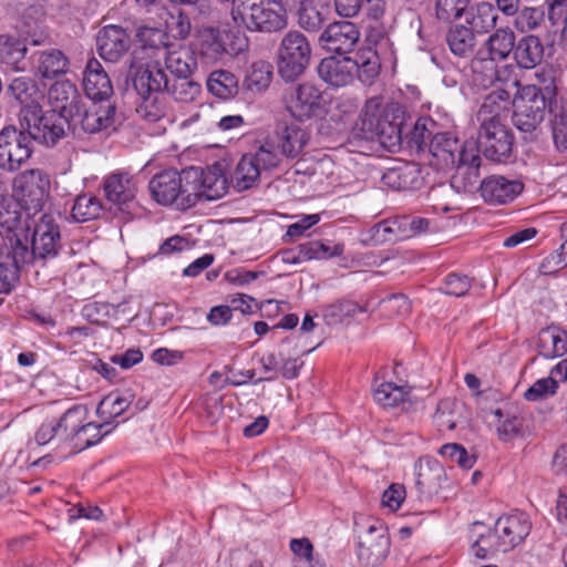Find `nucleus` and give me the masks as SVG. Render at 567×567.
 I'll list each match as a JSON object with an SVG mask.
<instances>
[{"label":"nucleus","instance_id":"obj_19","mask_svg":"<svg viewBox=\"0 0 567 567\" xmlns=\"http://www.w3.org/2000/svg\"><path fill=\"white\" fill-rule=\"evenodd\" d=\"M360 31L353 22L340 21L329 24L320 34L319 43L340 56L350 53L359 42Z\"/></svg>","mask_w":567,"mask_h":567},{"label":"nucleus","instance_id":"obj_64","mask_svg":"<svg viewBox=\"0 0 567 567\" xmlns=\"http://www.w3.org/2000/svg\"><path fill=\"white\" fill-rule=\"evenodd\" d=\"M543 11L535 8H525L518 16L517 25L520 27L522 31L535 30L543 21Z\"/></svg>","mask_w":567,"mask_h":567},{"label":"nucleus","instance_id":"obj_59","mask_svg":"<svg viewBox=\"0 0 567 567\" xmlns=\"http://www.w3.org/2000/svg\"><path fill=\"white\" fill-rule=\"evenodd\" d=\"M439 453L442 457L456 463L458 466L465 470L471 468L476 461L475 456L470 455L467 451L457 443L444 444L440 449Z\"/></svg>","mask_w":567,"mask_h":567},{"label":"nucleus","instance_id":"obj_35","mask_svg":"<svg viewBox=\"0 0 567 567\" xmlns=\"http://www.w3.org/2000/svg\"><path fill=\"white\" fill-rule=\"evenodd\" d=\"M446 42L453 54L467 58L474 53L476 45L475 32L464 24H455L449 29Z\"/></svg>","mask_w":567,"mask_h":567},{"label":"nucleus","instance_id":"obj_14","mask_svg":"<svg viewBox=\"0 0 567 567\" xmlns=\"http://www.w3.org/2000/svg\"><path fill=\"white\" fill-rule=\"evenodd\" d=\"M530 533V523L527 517L519 514L502 516L496 520L495 528L489 532L485 540H494L499 546L501 551H508L519 545Z\"/></svg>","mask_w":567,"mask_h":567},{"label":"nucleus","instance_id":"obj_21","mask_svg":"<svg viewBox=\"0 0 567 567\" xmlns=\"http://www.w3.org/2000/svg\"><path fill=\"white\" fill-rule=\"evenodd\" d=\"M524 189L518 178L492 175L481 182L480 190L483 199L492 205H505L513 202Z\"/></svg>","mask_w":567,"mask_h":567},{"label":"nucleus","instance_id":"obj_33","mask_svg":"<svg viewBox=\"0 0 567 567\" xmlns=\"http://www.w3.org/2000/svg\"><path fill=\"white\" fill-rule=\"evenodd\" d=\"M35 68L43 79H54L69 70V59L59 49H49L35 53Z\"/></svg>","mask_w":567,"mask_h":567},{"label":"nucleus","instance_id":"obj_16","mask_svg":"<svg viewBox=\"0 0 567 567\" xmlns=\"http://www.w3.org/2000/svg\"><path fill=\"white\" fill-rule=\"evenodd\" d=\"M116 107L112 102L92 101L89 106L83 103L80 112L71 118L69 126H80L85 133L94 134L110 128L114 124Z\"/></svg>","mask_w":567,"mask_h":567},{"label":"nucleus","instance_id":"obj_7","mask_svg":"<svg viewBox=\"0 0 567 567\" xmlns=\"http://www.w3.org/2000/svg\"><path fill=\"white\" fill-rule=\"evenodd\" d=\"M13 187L21 208L28 215H35L43 209L48 200L50 178L43 169H27L14 178Z\"/></svg>","mask_w":567,"mask_h":567},{"label":"nucleus","instance_id":"obj_39","mask_svg":"<svg viewBox=\"0 0 567 567\" xmlns=\"http://www.w3.org/2000/svg\"><path fill=\"white\" fill-rule=\"evenodd\" d=\"M465 13L466 23L477 33H487L495 27L498 19L497 11L488 2H481Z\"/></svg>","mask_w":567,"mask_h":567},{"label":"nucleus","instance_id":"obj_63","mask_svg":"<svg viewBox=\"0 0 567 567\" xmlns=\"http://www.w3.org/2000/svg\"><path fill=\"white\" fill-rule=\"evenodd\" d=\"M142 39L158 51V56L163 55V48L171 47L173 43L168 42V34L156 28H146L141 31Z\"/></svg>","mask_w":567,"mask_h":567},{"label":"nucleus","instance_id":"obj_61","mask_svg":"<svg viewBox=\"0 0 567 567\" xmlns=\"http://www.w3.org/2000/svg\"><path fill=\"white\" fill-rule=\"evenodd\" d=\"M254 162L258 164L260 171H268L276 167L280 162L279 153L274 143L266 142L254 154H249Z\"/></svg>","mask_w":567,"mask_h":567},{"label":"nucleus","instance_id":"obj_32","mask_svg":"<svg viewBox=\"0 0 567 567\" xmlns=\"http://www.w3.org/2000/svg\"><path fill=\"white\" fill-rule=\"evenodd\" d=\"M538 354L546 359H554L567 352V332L557 327H547L538 332Z\"/></svg>","mask_w":567,"mask_h":567},{"label":"nucleus","instance_id":"obj_42","mask_svg":"<svg viewBox=\"0 0 567 567\" xmlns=\"http://www.w3.org/2000/svg\"><path fill=\"white\" fill-rule=\"evenodd\" d=\"M535 79L536 83L529 84L528 86L534 87L540 97L549 102V113L554 115L560 107L556 101L557 86L554 71L551 69H542L535 73Z\"/></svg>","mask_w":567,"mask_h":567},{"label":"nucleus","instance_id":"obj_62","mask_svg":"<svg viewBox=\"0 0 567 567\" xmlns=\"http://www.w3.org/2000/svg\"><path fill=\"white\" fill-rule=\"evenodd\" d=\"M471 288V280L467 276H461L457 274H451L446 276L443 287L441 290L450 296L462 297Z\"/></svg>","mask_w":567,"mask_h":567},{"label":"nucleus","instance_id":"obj_44","mask_svg":"<svg viewBox=\"0 0 567 567\" xmlns=\"http://www.w3.org/2000/svg\"><path fill=\"white\" fill-rule=\"evenodd\" d=\"M159 18L164 21L166 31L172 33L174 38L185 39L189 35L190 20L179 8L173 7L169 10L163 8Z\"/></svg>","mask_w":567,"mask_h":567},{"label":"nucleus","instance_id":"obj_3","mask_svg":"<svg viewBox=\"0 0 567 567\" xmlns=\"http://www.w3.org/2000/svg\"><path fill=\"white\" fill-rule=\"evenodd\" d=\"M380 72L377 52L370 48L359 50L354 56H328L318 65V75L328 85L343 87L357 78L363 84H371Z\"/></svg>","mask_w":567,"mask_h":567},{"label":"nucleus","instance_id":"obj_27","mask_svg":"<svg viewBox=\"0 0 567 567\" xmlns=\"http://www.w3.org/2000/svg\"><path fill=\"white\" fill-rule=\"evenodd\" d=\"M512 95L505 89L497 87L489 92L477 112L480 124L503 123L512 105Z\"/></svg>","mask_w":567,"mask_h":567},{"label":"nucleus","instance_id":"obj_10","mask_svg":"<svg viewBox=\"0 0 567 567\" xmlns=\"http://www.w3.org/2000/svg\"><path fill=\"white\" fill-rule=\"evenodd\" d=\"M477 156L480 153L489 161L502 163L507 161L513 152L514 138L503 123L481 124L477 140Z\"/></svg>","mask_w":567,"mask_h":567},{"label":"nucleus","instance_id":"obj_37","mask_svg":"<svg viewBox=\"0 0 567 567\" xmlns=\"http://www.w3.org/2000/svg\"><path fill=\"white\" fill-rule=\"evenodd\" d=\"M278 147L281 150V154L287 157H296L303 150L308 143V133L298 125H285L278 132Z\"/></svg>","mask_w":567,"mask_h":567},{"label":"nucleus","instance_id":"obj_23","mask_svg":"<svg viewBox=\"0 0 567 567\" xmlns=\"http://www.w3.org/2000/svg\"><path fill=\"white\" fill-rule=\"evenodd\" d=\"M104 192L107 200L118 206L123 212L131 213L137 204L135 202L137 185L135 179L126 173H116L104 182Z\"/></svg>","mask_w":567,"mask_h":567},{"label":"nucleus","instance_id":"obj_11","mask_svg":"<svg viewBox=\"0 0 567 567\" xmlns=\"http://www.w3.org/2000/svg\"><path fill=\"white\" fill-rule=\"evenodd\" d=\"M244 47V39L230 30L208 27L199 32L200 53L212 61L221 60L225 55H236Z\"/></svg>","mask_w":567,"mask_h":567},{"label":"nucleus","instance_id":"obj_1","mask_svg":"<svg viewBox=\"0 0 567 567\" xmlns=\"http://www.w3.org/2000/svg\"><path fill=\"white\" fill-rule=\"evenodd\" d=\"M427 162L437 171L455 168L451 186L458 192H467L478 182L481 156L473 138L460 144L451 133L435 134L429 144Z\"/></svg>","mask_w":567,"mask_h":567},{"label":"nucleus","instance_id":"obj_15","mask_svg":"<svg viewBox=\"0 0 567 567\" xmlns=\"http://www.w3.org/2000/svg\"><path fill=\"white\" fill-rule=\"evenodd\" d=\"M390 551V538L382 524L371 525L359 537L358 559L365 567H377Z\"/></svg>","mask_w":567,"mask_h":567},{"label":"nucleus","instance_id":"obj_31","mask_svg":"<svg viewBox=\"0 0 567 567\" xmlns=\"http://www.w3.org/2000/svg\"><path fill=\"white\" fill-rule=\"evenodd\" d=\"M382 181L395 190L416 188L421 184L420 168L414 163H403L386 169Z\"/></svg>","mask_w":567,"mask_h":567},{"label":"nucleus","instance_id":"obj_54","mask_svg":"<svg viewBox=\"0 0 567 567\" xmlns=\"http://www.w3.org/2000/svg\"><path fill=\"white\" fill-rule=\"evenodd\" d=\"M58 424L59 421L55 419L42 422L34 434V442L37 445H52L55 449L65 447L62 433Z\"/></svg>","mask_w":567,"mask_h":567},{"label":"nucleus","instance_id":"obj_50","mask_svg":"<svg viewBox=\"0 0 567 567\" xmlns=\"http://www.w3.org/2000/svg\"><path fill=\"white\" fill-rule=\"evenodd\" d=\"M409 392L393 382H383L373 389L375 402L384 408H394L406 400Z\"/></svg>","mask_w":567,"mask_h":567},{"label":"nucleus","instance_id":"obj_36","mask_svg":"<svg viewBox=\"0 0 567 567\" xmlns=\"http://www.w3.org/2000/svg\"><path fill=\"white\" fill-rule=\"evenodd\" d=\"M87 410L83 405H74L66 410L59 419V427L65 447L73 452L78 432L81 429V422L86 420Z\"/></svg>","mask_w":567,"mask_h":567},{"label":"nucleus","instance_id":"obj_58","mask_svg":"<svg viewBox=\"0 0 567 567\" xmlns=\"http://www.w3.org/2000/svg\"><path fill=\"white\" fill-rule=\"evenodd\" d=\"M558 389V382L555 375H549L537 380L532 386H529L525 393L524 399L530 402L545 400L556 394Z\"/></svg>","mask_w":567,"mask_h":567},{"label":"nucleus","instance_id":"obj_8","mask_svg":"<svg viewBox=\"0 0 567 567\" xmlns=\"http://www.w3.org/2000/svg\"><path fill=\"white\" fill-rule=\"evenodd\" d=\"M33 154V143L23 128L6 125L0 131V168L7 172L18 171Z\"/></svg>","mask_w":567,"mask_h":567},{"label":"nucleus","instance_id":"obj_28","mask_svg":"<svg viewBox=\"0 0 567 567\" xmlns=\"http://www.w3.org/2000/svg\"><path fill=\"white\" fill-rule=\"evenodd\" d=\"M162 58L166 69L175 76L192 75L197 69V60L194 52L182 44H172L163 48Z\"/></svg>","mask_w":567,"mask_h":567},{"label":"nucleus","instance_id":"obj_57","mask_svg":"<svg viewBox=\"0 0 567 567\" xmlns=\"http://www.w3.org/2000/svg\"><path fill=\"white\" fill-rule=\"evenodd\" d=\"M133 399L134 395L128 391L118 395L110 394L101 402L99 411L102 414H107L110 417L120 416L130 408Z\"/></svg>","mask_w":567,"mask_h":567},{"label":"nucleus","instance_id":"obj_12","mask_svg":"<svg viewBox=\"0 0 567 567\" xmlns=\"http://www.w3.org/2000/svg\"><path fill=\"white\" fill-rule=\"evenodd\" d=\"M61 120L58 114L43 113L39 107L37 111L23 114V128L30 135L32 143L54 146L65 135Z\"/></svg>","mask_w":567,"mask_h":567},{"label":"nucleus","instance_id":"obj_38","mask_svg":"<svg viewBox=\"0 0 567 567\" xmlns=\"http://www.w3.org/2000/svg\"><path fill=\"white\" fill-rule=\"evenodd\" d=\"M207 90L219 99H231L239 91L238 78L228 70L213 71L206 82Z\"/></svg>","mask_w":567,"mask_h":567},{"label":"nucleus","instance_id":"obj_24","mask_svg":"<svg viewBox=\"0 0 567 567\" xmlns=\"http://www.w3.org/2000/svg\"><path fill=\"white\" fill-rule=\"evenodd\" d=\"M83 89L86 96L92 101L111 102L113 85L109 73L101 62L92 58L87 61L83 73Z\"/></svg>","mask_w":567,"mask_h":567},{"label":"nucleus","instance_id":"obj_48","mask_svg":"<svg viewBox=\"0 0 567 567\" xmlns=\"http://www.w3.org/2000/svg\"><path fill=\"white\" fill-rule=\"evenodd\" d=\"M261 174L258 164H256L249 154L241 157L237 164L234 183L235 187L241 192L250 188Z\"/></svg>","mask_w":567,"mask_h":567},{"label":"nucleus","instance_id":"obj_29","mask_svg":"<svg viewBox=\"0 0 567 567\" xmlns=\"http://www.w3.org/2000/svg\"><path fill=\"white\" fill-rule=\"evenodd\" d=\"M545 48L542 40L534 34L524 35L515 44L513 56L518 68L530 70L544 59Z\"/></svg>","mask_w":567,"mask_h":567},{"label":"nucleus","instance_id":"obj_45","mask_svg":"<svg viewBox=\"0 0 567 567\" xmlns=\"http://www.w3.org/2000/svg\"><path fill=\"white\" fill-rule=\"evenodd\" d=\"M272 65L266 61L252 63L246 74L244 85L251 92H264L271 82Z\"/></svg>","mask_w":567,"mask_h":567},{"label":"nucleus","instance_id":"obj_56","mask_svg":"<svg viewBox=\"0 0 567 567\" xmlns=\"http://www.w3.org/2000/svg\"><path fill=\"white\" fill-rule=\"evenodd\" d=\"M472 0H435L436 18L450 22L461 18L467 10Z\"/></svg>","mask_w":567,"mask_h":567},{"label":"nucleus","instance_id":"obj_55","mask_svg":"<svg viewBox=\"0 0 567 567\" xmlns=\"http://www.w3.org/2000/svg\"><path fill=\"white\" fill-rule=\"evenodd\" d=\"M142 100L136 109L140 117L152 123L161 121L166 115V104L162 95L142 97Z\"/></svg>","mask_w":567,"mask_h":567},{"label":"nucleus","instance_id":"obj_2","mask_svg":"<svg viewBox=\"0 0 567 567\" xmlns=\"http://www.w3.org/2000/svg\"><path fill=\"white\" fill-rule=\"evenodd\" d=\"M360 117L367 140H378L390 152L401 147L405 112L399 103L383 96L370 97Z\"/></svg>","mask_w":567,"mask_h":567},{"label":"nucleus","instance_id":"obj_47","mask_svg":"<svg viewBox=\"0 0 567 567\" xmlns=\"http://www.w3.org/2000/svg\"><path fill=\"white\" fill-rule=\"evenodd\" d=\"M363 306L351 300H339L326 307L323 317L329 326L343 323L347 319L353 318L358 312H365Z\"/></svg>","mask_w":567,"mask_h":567},{"label":"nucleus","instance_id":"obj_53","mask_svg":"<svg viewBox=\"0 0 567 567\" xmlns=\"http://www.w3.org/2000/svg\"><path fill=\"white\" fill-rule=\"evenodd\" d=\"M395 223L394 230L396 231V238L404 240L414 237L421 233H424L429 228V219L420 216H398L394 217Z\"/></svg>","mask_w":567,"mask_h":567},{"label":"nucleus","instance_id":"obj_20","mask_svg":"<svg viewBox=\"0 0 567 567\" xmlns=\"http://www.w3.org/2000/svg\"><path fill=\"white\" fill-rule=\"evenodd\" d=\"M48 101L52 106V113L58 114L66 123L79 114L80 105L83 103L78 87L69 80L53 83L48 91Z\"/></svg>","mask_w":567,"mask_h":567},{"label":"nucleus","instance_id":"obj_52","mask_svg":"<svg viewBox=\"0 0 567 567\" xmlns=\"http://www.w3.org/2000/svg\"><path fill=\"white\" fill-rule=\"evenodd\" d=\"M192 75L175 78L172 84L168 83V92L176 101L190 102L200 93L202 87L198 82L190 78Z\"/></svg>","mask_w":567,"mask_h":567},{"label":"nucleus","instance_id":"obj_51","mask_svg":"<svg viewBox=\"0 0 567 567\" xmlns=\"http://www.w3.org/2000/svg\"><path fill=\"white\" fill-rule=\"evenodd\" d=\"M102 204L99 198L91 195H80L72 207V218L78 223L95 219L100 216Z\"/></svg>","mask_w":567,"mask_h":567},{"label":"nucleus","instance_id":"obj_49","mask_svg":"<svg viewBox=\"0 0 567 567\" xmlns=\"http://www.w3.org/2000/svg\"><path fill=\"white\" fill-rule=\"evenodd\" d=\"M80 426L81 429L78 432V436L75 439V444L73 447L74 453L81 452L96 444L102 440L104 435H106L110 432L109 429L102 432L103 429L109 426V423L106 422L102 424H96L94 422H86L85 420L81 422Z\"/></svg>","mask_w":567,"mask_h":567},{"label":"nucleus","instance_id":"obj_4","mask_svg":"<svg viewBox=\"0 0 567 567\" xmlns=\"http://www.w3.org/2000/svg\"><path fill=\"white\" fill-rule=\"evenodd\" d=\"M272 6V0H234L231 19L250 31L278 32L288 25V16L281 6Z\"/></svg>","mask_w":567,"mask_h":567},{"label":"nucleus","instance_id":"obj_25","mask_svg":"<svg viewBox=\"0 0 567 567\" xmlns=\"http://www.w3.org/2000/svg\"><path fill=\"white\" fill-rule=\"evenodd\" d=\"M96 43L104 60L116 62L128 50L130 37L122 27L111 24L99 32Z\"/></svg>","mask_w":567,"mask_h":567},{"label":"nucleus","instance_id":"obj_43","mask_svg":"<svg viewBox=\"0 0 567 567\" xmlns=\"http://www.w3.org/2000/svg\"><path fill=\"white\" fill-rule=\"evenodd\" d=\"M491 423L496 426L498 437L502 441H508L516 436L523 425V421L517 415L505 411L503 409H496L491 411Z\"/></svg>","mask_w":567,"mask_h":567},{"label":"nucleus","instance_id":"obj_6","mask_svg":"<svg viewBox=\"0 0 567 567\" xmlns=\"http://www.w3.org/2000/svg\"><path fill=\"white\" fill-rule=\"evenodd\" d=\"M311 47L307 37L290 30L281 39L278 47V73L285 81H295L309 65Z\"/></svg>","mask_w":567,"mask_h":567},{"label":"nucleus","instance_id":"obj_26","mask_svg":"<svg viewBox=\"0 0 567 567\" xmlns=\"http://www.w3.org/2000/svg\"><path fill=\"white\" fill-rule=\"evenodd\" d=\"M416 481L419 493L430 497L437 494L445 478L443 466L434 458L421 457L415 463Z\"/></svg>","mask_w":567,"mask_h":567},{"label":"nucleus","instance_id":"obj_40","mask_svg":"<svg viewBox=\"0 0 567 567\" xmlns=\"http://www.w3.org/2000/svg\"><path fill=\"white\" fill-rule=\"evenodd\" d=\"M463 404L454 399L441 400L434 413V422L440 431H452L461 423Z\"/></svg>","mask_w":567,"mask_h":567},{"label":"nucleus","instance_id":"obj_46","mask_svg":"<svg viewBox=\"0 0 567 567\" xmlns=\"http://www.w3.org/2000/svg\"><path fill=\"white\" fill-rule=\"evenodd\" d=\"M0 52L3 61L14 70H23L20 63L28 52L27 43L9 34H0Z\"/></svg>","mask_w":567,"mask_h":567},{"label":"nucleus","instance_id":"obj_34","mask_svg":"<svg viewBox=\"0 0 567 567\" xmlns=\"http://www.w3.org/2000/svg\"><path fill=\"white\" fill-rule=\"evenodd\" d=\"M515 44V32L508 27L496 29L485 42L491 61L506 60L514 52Z\"/></svg>","mask_w":567,"mask_h":567},{"label":"nucleus","instance_id":"obj_13","mask_svg":"<svg viewBox=\"0 0 567 567\" xmlns=\"http://www.w3.org/2000/svg\"><path fill=\"white\" fill-rule=\"evenodd\" d=\"M322 94L310 83L289 87L284 94V103L289 114L298 121L309 120L321 109Z\"/></svg>","mask_w":567,"mask_h":567},{"label":"nucleus","instance_id":"obj_41","mask_svg":"<svg viewBox=\"0 0 567 567\" xmlns=\"http://www.w3.org/2000/svg\"><path fill=\"white\" fill-rule=\"evenodd\" d=\"M297 24L300 29L309 33L319 32L327 22V17L320 10L315 0L295 10Z\"/></svg>","mask_w":567,"mask_h":567},{"label":"nucleus","instance_id":"obj_17","mask_svg":"<svg viewBox=\"0 0 567 567\" xmlns=\"http://www.w3.org/2000/svg\"><path fill=\"white\" fill-rule=\"evenodd\" d=\"M32 248L37 260L54 258L61 248V234L56 218L52 214H43L34 225Z\"/></svg>","mask_w":567,"mask_h":567},{"label":"nucleus","instance_id":"obj_60","mask_svg":"<svg viewBox=\"0 0 567 567\" xmlns=\"http://www.w3.org/2000/svg\"><path fill=\"white\" fill-rule=\"evenodd\" d=\"M551 130L554 143L558 151L567 152V109L559 107V111L553 115Z\"/></svg>","mask_w":567,"mask_h":567},{"label":"nucleus","instance_id":"obj_9","mask_svg":"<svg viewBox=\"0 0 567 567\" xmlns=\"http://www.w3.org/2000/svg\"><path fill=\"white\" fill-rule=\"evenodd\" d=\"M514 126L523 133L532 134L544 121L546 110L549 111V102L540 97L534 87L522 86L518 97L514 101Z\"/></svg>","mask_w":567,"mask_h":567},{"label":"nucleus","instance_id":"obj_22","mask_svg":"<svg viewBox=\"0 0 567 567\" xmlns=\"http://www.w3.org/2000/svg\"><path fill=\"white\" fill-rule=\"evenodd\" d=\"M133 85L141 97L162 95L168 89V78L158 61H151L136 70Z\"/></svg>","mask_w":567,"mask_h":567},{"label":"nucleus","instance_id":"obj_30","mask_svg":"<svg viewBox=\"0 0 567 567\" xmlns=\"http://www.w3.org/2000/svg\"><path fill=\"white\" fill-rule=\"evenodd\" d=\"M8 92L24 109V114L37 111L40 106L41 92L37 82L30 76H17L11 80Z\"/></svg>","mask_w":567,"mask_h":567},{"label":"nucleus","instance_id":"obj_5","mask_svg":"<svg viewBox=\"0 0 567 567\" xmlns=\"http://www.w3.org/2000/svg\"><path fill=\"white\" fill-rule=\"evenodd\" d=\"M198 174L193 169H165L148 184L152 197L161 205H175L178 209L194 206V183Z\"/></svg>","mask_w":567,"mask_h":567},{"label":"nucleus","instance_id":"obj_18","mask_svg":"<svg viewBox=\"0 0 567 567\" xmlns=\"http://www.w3.org/2000/svg\"><path fill=\"white\" fill-rule=\"evenodd\" d=\"M188 169L196 171L198 174L194 183V206L199 199L216 200L227 193V178L219 163H215L206 169L194 166Z\"/></svg>","mask_w":567,"mask_h":567}]
</instances>
